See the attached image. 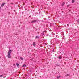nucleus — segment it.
<instances>
[{
    "mask_svg": "<svg viewBox=\"0 0 79 79\" xmlns=\"http://www.w3.org/2000/svg\"><path fill=\"white\" fill-rule=\"evenodd\" d=\"M7 56L9 58H11V54H8L7 55Z\"/></svg>",
    "mask_w": 79,
    "mask_h": 79,
    "instance_id": "obj_1",
    "label": "nucleus"
},
{
    "mask_svg": "<svg viewBox=\"0 0 79 79\" xmlns=\"http://www.w3.org/2000/svg\"><path fill=\"white\" fill-rule=\"evenodd\" d=\"M12 52V50H11L10 49L8 52V54H11V53Z\"/></svg>",
    "mask_w": 79,
    "mask_h": 79,
    "instance_id": "obj_2",
    "label": "nucleus"
},
{
    "mask_svg": "<svg viewBox=\"0 0 79 79\" xmlns=\"http://www.w3.org/2000/svg\"><path fill=\"white\" fill-rule=\"evenodd\" d=\"M37 21H38L37 20H32L31 22V23H36Z\"/></svg>",
    "mask_w": 79,
    "mask_h": 79,
    "instance_id": "obj_3",
    "label": "nucleus"
},
{
    "mask_svg": "<svg viewBox=\"0 0 79 79\" xmlns=\"http://www.w3.org/2000/svg\"><path fill=\"white\" fill-rule=\"evenodd\" d=\"M33 45L34 47H35L36 45V44H35V42H34L33 43Z\"/></svg>",
    "mask_w": 79,
    "mask_h": 79,
    "instance_id": "obj_4",
    "label": "nucleus"
},
{
    "mask_svg": "<svg viewBox=\"0 0 79 79\" xmlns=\"http://www.w3.org/2000/svg\"><path fill=\"white\" fill-rule=\"evenodd\" d=\"M5 5V3H2L1 5V7H2Z\"/></svg>",
    "mask_w": 79,
    "mask_h": 79,
    "instance_id": "obj_5",
    "label": "nucleus"
},
{
    "mask_svg": "<svg viewBox=\"0 0 79 79\" xmlns=\"http://www.w3.org/2000/svg\"><path fill=\"white\" fill-rule=\"evenodd\" d=\"M59 59H61V56H60L59 57Z\"/></svg>",
    "mask_w": 79,
    "mask_h": 79,
    "instance_id": "obj_6",
    "label": "nucleus"
},
{
    "mask_svg": "<svg viewBox=\"0 0 79 79\" xmlns=\"http://www.w3.org/2000/svg\"><path fill=\"white\" fill-rule=\"evenodd\" d=\"M26 64H24L22 66V67H26Z\"/></svg>",
    "mask_w": 79,
    "mask_h": 79,
    "instance_id": "obj_7",
    "label": "nucleus"
},
{
    "mask_svg": "<svg viewBox=\"0 0 79 79\" xmlns=\"http://www.w3.org/2000/svg\"><path fill=\"white\" fill-rule=\"evenodd\" d=\"M60 77H61V76H58L57 77V78L58 79H59V78Z\"/></svg>",
    "mask_w": 79,
    "mask_h": 79,
    "instance_id": "obj_8",
    "label": "nucleus"
},
{
    "mask_svg": "<svg viewBox=\"0 0 79 79\" xmlns=\"http://www.w3.org/2000/svg\"><path fill=\"white\" fill-rule=\"evenodd\" d=\"M16 65H17V67L19 66V64H18V63H17Z\"/></svg>",
    "mask_w": 79,
    "mask_h": 79,
    "instance_id": "obj_9",
    "label": "nucleus"
},
{
    "mask_svg": "<svg viewBox=\"0 0 79 79\" xmlns=\"http://www.w3.org/2000/svg\"><path fill=\"white\" fill-rule=\"evenodd\" d=\"M69 76V74H67V75H65V76Z\"/></svg>",
    "mask_w": 79,
    "mask_h": 79,
    "instance_id": "obj_10",
    "label": "nucleus"
},
{
    "mask_svg": "<svg viewBox=\"0 0 79 79\" xmlns=\"http://www.w3.org/2000/svg\"><path fill=\"white\" fill-rule=\"evenodd\" d=\"M72 3H74V0H72Z\"/></svg>",
    "mask_w": 79,
    "mask_h": 79,
    "instance_id": "obj_11",
    "label": "nucleus"
},
{
    "mask_svg": "<svg viewBox=\"0 0 79 79\" xmlns=\"http://www.w3.org/2000/svg\"><path fill=\"white\" fill-rule=\"evenodd\" d=\"M65 4V3H62V6H63Z\"/></svg>",
    "mask_w": 79,
    "mask_h": 79,
    "instance_id": "obj_12",
    "label": "nucleus"
},
{
    "mask_svg": "<svg viewBox=\"0 0 79 79\" xmlns=\"http://www.w3.org/2000/svg\"><path fill=\"white\" fill-rule=\"evenodd\" d=\"M20 59L21 60H23V58H22V57H20Z\"/></svg>",
    "mask_w": 79,
    "mask_h": 79,
    "instance_id": "obj_13",
    "label": "nucleus"
},
{
    "mask_svg": "<svg viewBox=\"0 0 79 79\" xmlns=\"http://www.w3.org/2000/svg\"><path fill=\"white\" fill-rule=\"evenodd\" d=\"M36 38L37 39H39V36H37L36 37Z\"/></svg>",
    "mask_w": 79,
    "mask_h": 79,
    "instance_id": "obj_14",
    "label": "nucleus"
},
{
    "mask_svg": "<svg viewBox=\"0 0 79 79\" xmlns=\"http://www.w3.org/2000/svg\"><path fill=\"white\" fill-rule=\"evenodd\" d=\"M3 77V75H0V77Z\"/></svg>",
    "mask_w": 79,
    "mask_h": 79,
    "instance_id": "obj_15",
    "label": "nucleus"
},
{
    "mask_svg": "<svg viewBox=\"0 0 79 79\" xmlns=\"http://www.w3.org/2000/svg\"><path fill=\"white\" fill-rule=\"evenodd\" d=\"M44 33H45V31H44L43 32V35H44Z\"/></svg>",
    "mask_w": 79,
    "mask_h": 79,
    "instance_id": "obj_16",
    "label": "nucleus"
},
{
    "mask_svg": "<svg viewBox=\"0 0 79 79\" xmlns=\"http://www.w3.org/2000/svg\"><path fill=\"white\" fill-rule=\"evenodd\" d=\"M44 33H45V31H44L43 32V35H44Z\"/></svg>",
    "mask_w": 79,
    "mask_h": 79,
    "instance_id": "obj_17",
    "label": "nucleus"
},
{
    "mask_svg": "<svg viewBox=\"0 0 79 79\" xmlns=\"http://www.w3.org/2000/svg\"><path fill=\"white\" fill-rule=\"evenodd\" d=\"M25 5V3H23V5Z\"/></svg>",
    "mask_w": 79,
    "mask_h": 79,
    "instance_id": "obj_18",
    "label": "nucleus"
},
{
    "mask_svg": "<svg viewBox=\"0 0 79 79\" xmlns=\"http://www.w3.org/2000/svg\"><path fill=\"white\" fill-rule=\"evenodd\" d=\"M69 5H68L67 7H69Z\"/></svg>",
    "mask_w": 79,
    "mask_h": 79,
    "instance_id": "obj_19",
    "label": "nucleus"
},
{
    "mask_svg": "<svg viewBox=\"0 0 79 79\" xmlns=\"http://www.w3.org/2000/svg\"><path fill=\"white\" fill-rule=\"evenodd\" d=\"M11 4L12 5H13V3H11Z\"/></svg>",
    "mask_w": 79,
    "mask_h": 79,
    "instance_id": "obj_20",
    "label": "nucleus"
},
{
    "mask_svg": "<svg viewBox=\"0 0 79 79\" xmlns=\"http://www.w3.org/2000/svg\"><path fill=\"white\" fill-rule=\"evenodd\" d=\"M9 13L10 14V12H9Z\"/></svg>",
    "mask_w": 79,
    "mask_h": 79,
    "instance_id": "obj_21",
    "label": "nucleus"
},
{
    "mask_svg": "<svg viewBox=\"0 0 79 79\" xmlns=\"http://www.w3.org/2000/svg\"><path fill=\"white\" fill-rule=\"evenodd\" d=\"M8 1H9V0H7Z\"/></svg>",
    "mask_w": 79,
    "mask_h": 79,
    "instance_id": "obj_22",
    "label": "nucleus"
},
{
    "mask_svg": "<svg viewBox=\"0 0 79 79\" xmlns=\"http://www.w3.org/2000/svg\"><path fill=\"white\" fill-rule=\"evenodd\" d=\"M48 18H49V17H48Z\"/></svg>",
    "mask_w": 79,
    "mask_h": 79,
    "instance_id": "obj_23",
    "label": "nucleus"
},
{
    "mask_svg": "<svg viewBox=\"0 0 79 79\" xmlns=\"http://www.w3.org/2000/svg\"><path fill=\"white\" fill-rule=\"evenodd\" d=\"M28 53H29V52H28Z\"/></svg>",
    "mask_w": 79,
    "mask_h": 79,
    "instance_id": "obj_24",
    "label": "nucleus"
}]
</instances>
